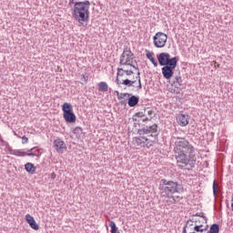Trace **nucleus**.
<instances>
[{
  "mask_svg": "<svg viewBox=\"0 0 233 233\" xmlns=\"http://www.w3.org/2000/svg\"><path fill=\"white\" fill-rule=\"evenodd\" d=\"M25 169L26 170V172H28L29 174H35V167L34 166V164L28 162L25 165Z\"/></svg>",
  "mask_w": 233,
  "mask_h": 233,
  "instance_id": "nucleus-18",
  "label": "nucleus"
},
{
  "mask_svg": "<svg viewBox=\"0 0 233 233\" xmlns=\"http://www.w3.org/2000/svg\"><path fill=\"white\" fill-rule=\"evenodd\" d=\"M147 116H150V118L145 116V114L143 113H137L138 117H142V121H150V119H152V116H154V111L152 109L147 108Z\"/></svg>",
  "mask_w": 233,
  "mask_h": 233,
  "instance_id": "nucleus-16",
  "label": "nucleus"
},
{
  "mask_svg": "<svg viewBox=\"0 0 233 233\" xmlns=\"http://www.w3.org/2000/svg\"><path fill=\"white\" fill-rule=\"evenodd\" d=\"M90 1L76 2L73 7L72 15L75 21L83 25L88 23L90 17Z\"/></svg>",
  "mask_w": 233,
  "mask_h": 233,
  "instance_id": "nucleus-3",
  "label": "nucleus"
},
{
  "mask_svg": "<svg viewBox=\"0 0 233 233\" xmlns=\"http://www.w3.org/2000/svg\"><path fill=\"white\" fill-rule=\"evenodd\" d=\"M179 187L181 186L177 182L162 178L158 186L160 198L170 199L167 200L166 203H171V205H174L176 203V198L174 197V194H179L181 190Z\"/></svg>",
  "mask_w": 233,
  "mask_h": 233,
  "instance_id": "nucleus-2",
  "label": "nucleus"
},
{
  "mask_svg": "<svg viewBox=\"0 0 233 233\" xmlns=\"http://www.w3.org/2000/svg\"><path fill=\"white\" fill-rule=\"evenodd\" d=\"M135 57L136 56H134V53H132L130 47L126 46L124 47L123 53L120 56L119 65H121V66H132L133 68H135V70H137V72H139V68L132 65L134 63Z\"/></svg>",
  "mask_w": 233,
  "mask_h": 233,
  "instance_id": "nucleus-5",
  "label": "nucleus"
},
{
  "mask_svg": "<svg viewBox=\"0 0 233 233\" xmlns=\"http://www.w3.org/2000/svg\"><path fill=\"white\" fill-rule=\"evenodd\" d=\"M125 69L118 67L117 68V72H116V85H124L125 86H132V91H136V92H139V90H141L143 88V86L141 85V73L139 71H137L136 79L137 80H130L128 78H126L124 80H121L120 77H123V76H125Z\"/></svg>",
  "mask_w": 233,
  "mask_h": 233,
  "instance_id": "nucleus-4",
  "label": "nucleus"
},
{
  "mask_svg": "<svg viewBox=\"0 0 233 233\" xmlns=\"http://www.w3.org/2000/svg\"><path fill=\"white\" fill-rule=\"evenodd\" d=\"M187 228H186V226H184V228H183L182 233H187Z\"/></svg>",
  "mask_w": 233,
  "mask_h": 233,
  "instance_id": "nucleus-33",
  "label": "nucleus"
},
{
  "mask_svg": "<svg viewBox=\"0 0 233 233\" xmlns=\"http://www.w3.org/2000/svg\"><path fill=\"white\" fill-rule=\"evenodd\" d=\"M185 227L187 228H190V227H194V220L192 219L187 220Z\"/></svg>",
  "mask_w": 233,
  "mask_h": 233,
  "instance_id": "nucleus-28",
  "label": "nucleus"
},
{
  "mask_svg": "<svg viewBox=\"0 0 233 233\" xmlns=\"http://www.w3.org/2000/svg\"><path fill=\"white\" fill-rule=\"evenodd\" d=\"M177 121L180 127H187L188 125V121H190V116L187 114H178Z\"/></svg>",
  "mask_w": 233,
  "mask_h": 233,
  "instance_id": "nucleus-13",
  "label": "nucleus"
},
{
  "mask_svg": "<svg viewBox=\"0 0 233 233\" xmlns=\"http://www.w3.org/2000/svg\"><path fill=\"white\" fill-rule=\"evenodd\" d=\"M123 96L124 97H127V96L129 97L127 101L128 106L134 107L139 103V96L131 95L130 93H124Z\"/></svg>",
  "mask_w": 233,
  "mask_h": 233,
  "instance_id": "nucleus-12",
  "label": "nucleus"
},
{
  "mask_svg": "<svg viewBox=\"0 0 233 233\" xmlns=\"http://www.w3.org/2000/svg\"><path fill=\"white\" fill-rule=\"evenodd\" d=\"M29 226L31 227V228H33V230H37L39 228V225H37L35 220H33L32 223L29 224Z\"/></svg>",
  "mask_w": 233,
  "mask_h": 233,
  "instance_id": "nucleus-26",
  "label": "nucleus"
},
{
  "mask_svg": "<svg viewBox=\"0 0 233 233\" xmlns=\"http://www.w3.org/2000/svg\"><path fill=\"white\" fill-rule=\"evenodd\" d=\"M73 134H75L76 137H81V135L83 134V128L80 127H75L73 129Z\"/></svg>",
  "mask_w": 233,
  "mask_h": 233,
  "instance_id": "nucleus-20",
  "label": "nucleus"
},
{
  "mask_svg": "<svg viewBox=\"0 0 233 233\" xmlns=\"http://www.w3.org/2000/svg\"><path fill=\"white\" fill-rule=\"evenodd\" d=\"M125 74L126 76H132V74H134L133 70H125Z\"/></svg>",
  "mask_w": 233,
  "mask_h": 233,
  "instance_id": "nucleus-30",
  "label": "nucleus"
},
{
  "mask_svg": "<svg viewBox=\"0 0 233 233\" xmlns=\"http://www.w3.org/2000/svg\"><path fill=\"white\" fill-rule=\"evenodd\" d=\"M173 83H174V85H176V83H177V85H178V86H181V85L183 84V79L181 78L180 76H177L175 77V81Z\"/></svg>",
  "mask_w": 233,
  "mask_h": 233,
  "instance_id": "nucleus-23",
  "label": "nucleus"
},
{
  "mask_svg": "<svg viewBox=\"0 0 233 233\" xmlns=\"http://www.w3.org/2000/svg\"><path fill=\"white\" fill-rule=\"evenodd\" d=\"M13 156H16L18 157H25L26 156V153L23 152L21 149H16L13 151Z\"/></svg>",
  "mask_w": 233,
  "mask_h": 233,
  "instance_id": "nucleus-21",
  "label": "nucleus"
},
{
  "mask_svg": "<svg viewBox=\"0 0 233 233\" xmlns=\"http://www.w3.org/2000/svg\"><path fill=\"white\" fill-rule=\"evenodd\" d=\"M25 220L28 223V225L32 224L33 221H35V219H34V217H32V215L30 214L25 215Z\"/></svg>",
  "mask_w": 233,
  "mask_h": 233,
  "instance_id": "nucleus-25",
  "label": "nucleus"
},
{
  "mask_svg": "<svg viewBox=\"0 0 233 233\" xmlns=\"http://www.w3.org/2000/svg\"><path fill=\"white\" fill-rule=\"evenodd\" d=\"M213 196H218V184L216 183V180L213 182Z\"/></svg>",
  "mask_w": 233,
  "mask_h": 233,
  "instance_id": "nucleus-27",
  "label": "nucleus"
},
{
  "mask_svg": "<svg viewBox=\"0 0 233 233\" xmlns=\"http://www.w3.org/2000/svg\"><path fill=\"white\" fill-rule=\"evenodd\" d=\"M146 56H147V59L150 60L153 66H155V68H157V62L156 61V58H154V53H152L148 50H146Z\"/></svg>",
  "mask_w": 233,
  "mask_h": 233,
  "instance_id": "nucleus-15",
  "label": "nucleus"
},
{
  "mask_svg": "<svg viewBox=\"0 0 233 233\" xmlns=\"http://www.w3.org/2000/svg\"><path fill=\"white\" fill-rule=\"evenodd\" d=\"M56 177V173H51V179H55Z\"/></svg>",
  "mask_w": 233,
  "mask_h": 233,
  "instance_id": "nucleus-32",
  "label": "nucleus"
},
{
  "mask_svg": "<svg viewBox=\"0 0 233 233\" xmlns=\"http://www.w3.org/2000/svg\"><path fill=\"white\" fill-rule=\"evenodd\" d=\"M157 61L160 66H166L170 64L177 63L179 59L177 56L170 58V54L168 53H160L157 56Z\"/></svg>",
  "mask_w": 233,
  "mask_h": 233,
  "instance_id": "nucleus-10",
  "label": "nucleus"
},
{
  "mask_svg": "<svg viewBox=\"0 0 233 233\" xmlns=\"http://www.w3.org/2000/svg\"><path fill=\"white\" fill-rule=\"evenodd\" d=\"M193 216H195V217H197V218H202V219H203V221H204L205 223H207V221H208V218H207V217L205 216V213H203V212L196 213V214L193 215Z\"/></svg>",
  "mask_w": 233,
  "mask_h": 233,
  "instance_id": "nucleus-22",
  "label": "nucleus"
},
{
  "mask_svg": "<svg viewBox=\"0 0 233 233\" xmlns=\"http://www.w3.org/2000/svg\"><path fill=\"white\" fill-rule=\"evenodd\" d=\"M168 40V35L163 32H157L153 36V44L156 48H165L167 41Z\"/></svg>",
  "mask_w": 233,
  "mask_h": 233,
  "instance_id": "nucleus-9",
  "label": "nucleus"
},
{
  "mask_svg": "<svg viewBox=\"0 0 233 233\" xmlns=\"http://www.w3.org/2000/svg\"><path fill=\"white\" fill-rule=\"evenodd\" d=\"M175 145V159L178 168H181V170H192L196 167L197 161L194 146L183 137H177Z\"/></svg>",
  "mask_w": 233,
  "mask_h": 233,
  "instance_id": "nucleus-1",
  "label": "nucleus"
},
{
  "mask_svg": "<svg viewBox=\"0 0 233 233\" xmlns=\"http://www.w3.org/2000/svg\"><path fill=\"white\" fill-rule=\"evenodd\" d=\"M26 143H28V137H26L25 136H24L22 137V144L23 145H26Z\"/></svg>",
  "mask_w": 233,
  "mask_h": 233,
  "instance_id": "nucleus-29",
  "label": "nucleus"
},
{
  "mask_svg": "<svg viewBox=\"0 0 233 233\" xmlns=\"http://www.w3.org/2000/svg\"><path fill=\"white\" fill-rule=\"evenodd\" d=\"M99 92H108V84L106 82H100L98 84Z\"/></svg>",
  "mask_w": 233,
  "mask_h": 233,
  "instance_id": "nucleus-19",
  "label": "nucleus"
},
{
  "mask_svg": "<svg viewBox=\"0 0 233 233\" xmlns=\"http://www.w3.org/2000/svg\"><path fill=\"white\" fill-rule=\"evenodd\" d=\"M28 152H36V154H41L39 153V149H35V147L29 149Z\"/></svg>",
  "mask_w": 233,
  "mask_h": 233,
  "instance_id": "nucleus-31",
  "label": "nucleus"
},
{
  "mask_svg": "<svg viewBox=\"0 0 233 233\" xmlns=\"http://www.w3.org/2000/svg\"><path fill=\"white\" fill-rule=\"evenodd\" d=\"M137 134H139L140 136H147V137H157L159 136V130H157V124L143 127L137 130Z\"/></svg>",
  "mask_w": 233,
  "mask_h": 233,
  "instance_id": "nucleus-8",
  "label": "nucleus"
},
{
  "mask_svg": "<svg viewBox=\"0 0 233 233\" xmlns=\"http://www.w3.org/2000/svg\"><path fill=\"white\" fill-rule=\"evenodd\" d=\"M162 76L165 79H170L174 76V69L177 66V63L162 66Z\"/></svg>",
  "mask_w": 233,
  "mask_h": 233,
  "instance_id": "nucleus-11",
  "label": "nucleus"
},
{
  "mask_svg": "<svg viewBox=\"0 0 233 233\" xmlns=\"http://www.w3.org/2000/svg\"><path fill=\"white\" fill-rule=\"evenodd\" d=\"M193 230L196 233L207 232L208 230V225H207V226L196 225V226H194Z\"/></svg>",
  "mask_w": 233,
  "mask_h": 233,
  "instance_id": "nucleus-17",
  "label": "nucleus"
},
{
  "mask_svg": "<svg viewBox=\"0 0 233 233\" xmlns=\"http://www.w3.org/2000/svg\"><path fill=\"white\" fill-rule=\"evenodd\" d=\"M63 117L66 123H76V114L74 113V106L70 103H64L62 105Z\"/></svg>",
  "mask_w": 233,
  "mask_h": 233,
  "instance_id": "nucleus-6",
  "label": "nucleus"
},
{
  "mask_svg": "<svg viewBox=\"0 0 233 233\" xmlns=\"http://www.w3.org/2000/svg\"><path fill=\"white\" fill-rule=\"evenodd\" d=\"M132 145H134L137 149L150 148V147H152V140H150L146 135L138 134V137H133Z\"/></svg>",
  "mask_w": 233,
  "mask_h": 233,
  "instance_id": "nucleus-7",
  "label": "nucleus"
},
{
  "mask_svg": "<svg viewBox=\"0 0 233 233\" xmlns=\"http://www.w3.org/2000/svg\"><path fill=\"white\" fill-rule=\"evenodd\" d=\"M54 147L59 154H63L66 150V145H65V141L61 140V138L54 141Z\"/></svg>",
  "mask_w": 233,
  "mask_h": 233,
  "instance_id": "nucleus-14",
  "label": "nucleus"
},
{
  "mask_svg": "<svg viewBox=\"0 0 233 233\" xmlns=\"http://www.w3.org/2000/svg\"><path fill=\"white\" fill-rule=\"evenodd\" d=\"M25 156H28L29 157H39L41 154H38L37 152L29 151L28 153H25Z\"/></svg>",
  "mask_w": 233,
  "mask_h": 233,
  "instance_id": "nucleus-24",
  "label": "nucleus"
}]
</instances>
